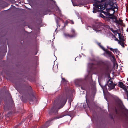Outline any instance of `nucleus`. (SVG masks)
Instances as JSON below:
<instances>
[{
    "instance_id": "f257e3e1",
    "label": "nucleus",
    "mask_w": 128,
    "mask_h": 128,
    "mask_svg": "<svg viewBox=\"0 0 128 128\" xmlns=\"http://www.w3.org/2000/svg\"><path fill=\"white\" fill-rule=\"evenodd\" d=\"M116 84L113 83L111 80H109L108 82V89L110 90L114 88Z\"/></svg>"
},
{
    "instance_id": "f03ea898",
    "label": "nucleus",
    "mask_w": 128,
    "mask_h": 128,
    "mask_svg": "<svg viewBox=\"0 0 128 128\" xmlns=\"http://www.w3.org/2000/svg\"><path fill=\"white\" fill-rule=\"evenodd\" d=\"M66 100L67 99L66 98L65 99H64L63 100L62 99V100H59L58 101L56 100L55 101V102L56 103L58 104H62V106L60 108H62L63 106L64 105L66 102Z\"/></svg>"
},
{
    "instance_id": "7ed1b4c3",
    "label": "nucleus",
    "mask_w": 128,
    "mask_h": 128,
    "mask_svg": "<svg viewBox=\"0 0 128 128\" xmlns=\"http://www.w3.org/2000/svg\"><path fill=\"white\" fill-rule=\"evenodd\" d=\"M100 44H99L100 46V47L102 48L104 50L105 52L106 53L108 54L109 56H112V58L113 60L114 61L115 60V59L114 56L112 55V53L108 51L107 50H105L104 48L102 46L100 45Z\"/></svg>"
},
{
    "instance_id": "20e7f679",
    "label": "nucleus",
    "mask_w": 128,
    "mask_h": 128,
    "mask_svg": "<svg viewBox=\"0 0 128 128\" xmlns=\"http://www.w3.org/2000/svg\"><path fill=\"white\" fill-rule=\"evenodd\" d=\"M118 86L122 88L124 90L125 92H126L127 94V96L128 97V91L127 90L126 87L123 84L122 82H119L118 84Z\"/></svg>"
},
{
    "instance_id": "39448f33",
    "label": "nucleus",
    "mask_w": 128,
    "mask_h": 128,
    "mask_svg": "<svg viewBox=\"0 0 128 128\" xmlns=\"http://www.w3.org/2000/svg\"><path fill=\"white\" fill-rule=\"evenodd\" d=\"M71 32L72 34L70 35L68 34H64V36L66 37H69L70 38H72L75 36L76 34L75 33L74 30L72 28L71 29Z\"/></svg>"
},
{
    "instance_id": "423d86ee",
    "label": "nucleus",
    "mask_w": 128,
    "mask_h": 128,
    "mask_svg": "<svg viewBox=\"0 0 128 128\" xmlns=\"http://www.w3.org/2000/svg\"><path fill=\"white\" fill-rule=\"evenodd\" d=\"M58 111V109L56 107H54L52 108L50 110L51 112L54 113L55 114H56Z\"/></svg>"
},
{
    "instance_id": "0eeeda50",
    "label": "nucleus",
    "mask_w": 128,
    "mask_h": 128,
    "mask_svg": "<svg viewBox=\"0 0 128 128\" xmlns=\"http://www.w3.org/2000/svg\"><path fill=\"white\" fill-rule=\"evenodd\" d=\"M110 50L112 51H113L114 53L115 52L116 54H119V52L117 49H113L112 48H110Z\"/></svg>"
},
{
    "instance_id": "6e6552de",
    "label": "nucleus",
    "mask_w": 128,
    "mask_h": 128,
    "mask_svg": "<svg viewBox=\"0 0 128 128\" xmlns=\"http://www.w3.org/2000/svg\"><path fill=\"white\" fill-rule=\"evenodd\" d=\"M118 38L120 40L119 41L122 42L124 41L125 40L124 39V36H120V34L119 33H118Z\"/></svg>"
},
{
    "instance_id": "1a4fd4ad",
    "label": "nucleus",
    "mask_w": 128,
    "mask_h": 128,
    "mask_svg": "<svg viewBox=\"0 0 128 128\" xmlns=\"http://www.w3.org/2000/svg\"><path fill=\"white\" fill-rule=\"evenodd\" d=\"M111 18L115 22H116V20H117L116 17L114 15H112V16L111 17Z\"/></svg>"
},
{
    "instance_id": "9d476101",
    "label": "nucleus",
    "mask_w": 128,
    "mask_h": 128,
    "mask_svg": "<svg viewBox=\"0 0 128 128\" xmlns=\"http://www.w3.org/2000/svg\"><path fill=\"white\" fill-rule=\"evenodd\" d=\"M118 43L120 44L123 48L124 47V41H119L118 42Z\"/></svg>"
},
{
    "instance_id": "9b49d317",
    "label": "nucleus",
    "mask_w": 128,
    "mask_h": 128,
    "mask_svg": "<svg viewBox=\"0 0 128 128\" xmlns=\"http://www.w3.org/2000/svg\"><path fill=\"white\" fill-rule=\"evenodd\" d=\"M122 20H116L115 22L118 24H121L122 22Z\"/></svg>"
},
{
    "instance_id": "f8f14e48",
    "label": "nucleus",
    "mask_w": 128,
    "mask_h": 128,
    "mask_svg": "<svg viewBox=\"0 0 128 128\" xmlns=\"http://www.w3.org/2000/svg\"><path fill=\"white\" fill-rule=\"evenodd\" d=\"M106 85L104 86L103 88H102L103 91L105 90H107V88H106Z\"/></svg>"
},
{
    "instance_id": "ddd939ff",
    "label": "nucleus",
    "mask_w": 128,
    "mask_h": 128,
    "mask_svg": "<svg viewBox=\"0 0 128 128\" xmlns=\"http://www.w3.org/2000/svg\"><path fill=\"white\" fill-rule=\"evenodd\" d=\"M50 121H48V122H47L46 124V126H49V125L48 124L50 123Z\"/></svg>"
},
{
    "instance_id": "4468645a",
    "label": "nucleus",
    "mask_w": 128,
    "mask_h": 128,
    "mask_svg": "<svg viewBox=\"0 0 128 128\" xmlns=\"http://www.w3.org/2000/svg\"><path fill=\"white\" fill-rule=\"evenodd\" d=\"M119 110V109L118 110V109H116V114L118 113V111Z\"/></svg>"
},
{
    "instance_id": "2eb2a0df",
    "label": "nucleus",
    "mask_w": 128,
    "mask_h": 128,
    "mask_svg": "<svg viewBox=\"0 0 128 128\" xmlns=\"http://www.w3.org/2000/svg\"><path fill=\"white\" fill-rule=\"evenodd\" d=\"M114 40L116 41H118H118H119V40L116 38V37L115 38V39Z\"/></svg>"
},
{
    "instance_id": "dca6fc26",
    "label": "nucleus",
    "mask_w": 128,
    "mask_h": 128,
    "mask_svg": "<svg viewBox=\"0 0 128 128\" xmlns=\"http://www.w3.org/2000/svg\"><path fill=\"white\" fill-rule=\"evenodd\" d=\"M93 30H94L95 31H96V32H97V31H100V30H97L96 29L94 28H93Z\"/></svg>"
},
{
    "instance_id": "f3484780",
    "label": "nucleus",
    "mask_w": 128,
    "mask_h": 128,
    "mask_svg": "<svg viewBox=\"0 0 128 128\" xmlns=\"http://www.w3.org/2000/svg\"><path fill=\"white\" fill-rule=\"evenodd\" d=\"M65 81V79L63 78H62V81Z\"/></svg>"
},
{
    "instance_id": "a211bd4d",
    "label": "nucleus",
    "mask_w": 128,
    "mask_h": 128,
    "mask_svg": "<svg viewBox=\"0 0 128 128\" xmlns=\"http://www.w3.org/2000/svg\"><path fill=\"white\" fill-rule=\"evenodd\" d=\"M71 24H74V22L72 21V22L71 23Z\"/></svg>"
},
{
    "instance_id": "6ab92c4d",
    "label": "nucleus",
    "mask_w": 128,
    "mask_h": 128,
    "mask_svg": "<svg viewBox=\"0 0 128 128\" xmlns=\"http://www.w3.org/2000/svg\"><path fill=\"white\" fill-rule=\"evenodd\" d=\"M73 6H78L76 5V4H73Z\"/></svg>"
},
{
    "instance_id": "aec40b11",
    "label": "nucleus",
    "mask_w": 128,
    "mask_h": 128,
    "mask_svg": "<svg viewBox=\"0 0 128 128\" xmlns=\"http://www.w3.org/2000/svg\"><path fill=\"white\" fill-rule=\"evenodd\" d=\"M93 12L94 13H95V12H94V10H93Z\"/></svg>"
}]
</instances>
